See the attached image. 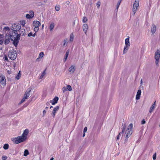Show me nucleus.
Wrapping results in <instances>:
<instances>
[{
	"mask_svg": "<svg viewBox=\"0 0 160 160\" xmlns=\"http://www.w3.org/2000/svg\"><path fill=\"white\" fill-rule=\"evenodd\" d=\"M154 108H154V106H152L150 108V109L149 111V112L150 113H151L153 111Z\"/></svg>",
	"mask_w": 160,
	"mask_h": 160,
	"instance_id": "nucleus-32",
	"label": "nucleus"
},
{
	"mask_svg": "<svg viewBox=\"0 0 160 160\" xmlns=\"http://www.w3.org/2000/svg\"><path fill=\"white\" fill-rule=\"evenodd\" d=\"M121 2V0H120L118 1V3L117 4V6H116V9H117V10H118V9L120 6Z\"/></svg>",
	"mask_w": 160,
	"mask_h": 160,
	"instance_id": "nucleus-30",
	"label": "nucleus"
},
{
	"mask_svg": "<svg viewBox=\"0 0 160 160\" xmlns=\"http://www.w3.org/2000/svg\"><path fill=\"white\" fill-rule=\"evenodd\" d=\"M45 70H44L43 72L41 73V75L40 76L39 79H42L43 77L45 75Z\"/></svg>",
	"mask_w": 160,
	"mask_h": 160,
	"instance_id": "nucleus-24",
	"label": "nucleus"
},
{
	"mask_svg": "<svg viewBox=\"0 0 160 160\" xmlns=\"http://www.w3.org/2000/svg\"><path fill=\"white\" fill-rule=\"evenodd\" d=\"M4 36L3 35L0 34V44H2L4 40Z\"/></svg>",
	"mask_w": 160,
	"mask_h": 160,
	"instance_id": "nucleus-20",
	"label": "nucleus"
},
{
	"mask_svg": "<svg viewBox=\"0 0 160 160\" xmlns=\"http://www.w3.org/2000/svg\"><path fill=\"white\" fill-rule=\"evenodd\" d=\"M62 91H63V92H65L67 90L66 87H63L62 88Z\"/></svg>",
	"mask_w": 160,
	"mask_h": 160,
	"instance_id": "nucleus-41",
	"label": "nucleus"
},
{
	"mask_svg": "<svg viewBox=\"0 0 160 160\" xmlns=\"http://www.w3.org/2000/svg\"><path fill=\"white\" fill-rule=\"evenodd\" d=\"M58 100V98L57 97H56L52 100H50V102L51 103L52 105H54L57 103Z\"/></svg>",
	"mask_w": 160,
	"mask_h": 160,
	"instance_id": "nucleus-13",
	"label": "nucleus"
},
{
	"mask_svg": "<svg viewBox=\"0 0 160 160\" xmlns=\"http://www.w3.org/2000/svg\"><path fill=\"white\" fill-rule=\"evenodd\" d=\"M9 148V145L8 144H5L3 146V148L5 150H7Z\"/></svg>",
	"mask_w": 160,
	"mask_h": 160,
	"instance_id": "nucleus-26",
	"label": "nucleus"
},
{
	"mask_svg": "<svg viewBox=\"0 0 160 160\" xmlns=\"http://www.w3.org/2000/svg\"><path fill=\"white\" fill-rule=\"evenodd\" d=\"M87 127H85L84 128L83 130V132H86L87 131Z\"/></svg>",
	"mask_w": 160,
	"mask_h": 160,
	"instance_id": "nucleus-45",
	"label": "nucleus"
},
{
	"mask_svg": "<svg viewBox=\"0 0 160 160\" xmlns=\"http://www.w3.org/2000/svg\"><path fill=\"white\" fill-rule=\"evenodd\" d=\"M75 71V67L72 65L69 69V71L71 74L73 73Z\"/></svg>",
	"mask_w": 160,
	"mask_h": 160,
	"instance_id": "nucleus-16",
	"label": "nucleus"
},
{
	"mask_svg": "<svg viewBox=\"0 0 160 160\" xmlns=\"http://www.w3.org/2000/svg\"><path fill=\"white\" fill-rule=\"evenodd\" d=\"M68 39L67 38L63 40V46L66 47L67 46Z\"/></svg>",
	"mask_w": 160,
	"mask_h": 160,
	"instance_id": "nucleus-22",
	"label": "nucleus"
},
{
	"mask_svg": "<svg viewBox=\"0 0 160 160\" xmlns=\"http://www.w3.org/2000/svg\"><path fill=\"white\" fill-rule=\"evenodd\" d=\"M3 33L5 34L6 35L5 38L4 42L6 44H8L10 41V40L13 41V37L12 36L15 35L17 34L16 32H13L10 30V28L8 27H5L2 30Z\"/></svg>",
	"mask_w": 160,
	"mask_h": 160,
	"instance_id": "nucleus-1",
	"label": "nucleus"
},
{
	"mask_svg": "<svg viewBox=\"0 0 160 160\" xmlns=\"http://www.w3.org/2000/svg\"><path fill=\"white\" fill-rule=\"evenodd\" d=\"M48 107H46L45 108V109H48Z\"/></svg>",
	"mask_w": 160,
	"mask_h": 160,
	"instance_id": "nucleus-55",
	"label": "nucleus"
},
{
	"mask_svg": "<svg viewBox=\"0 0 160 160\" xmlns=\"http://www.w3.org/2000/svg\"><path fill=\"white\" fill-rule=\"evenodd\" d=\"M17 56V52L13 50H11L8 53V56L11 60H13L16 58Z\"/></svg>",
	"mask_w": 160,
	"mask_h": 160,
	"instance_id": "nucleus-4",
	"label": "nucleus"
},
{
	"mask_svg": "<svg viewBox=\"0 0 160 160\" xmlns=\"http://www.w3.org/2000/svg\"><path fill=\"white\" fill-rule=\"evenodd\" d=\"M21 25L22 26H24L26 24V22L25 21L23 20L21 22Z\"/></svg>",
	"mask_w": 160,
	"mask_h": 160,
	"instance_id": "nucleus-38",
	"label": "nucleus"
},
{
	"mask_svg": "<svg viewBox=\"0 0 160 160\" xmlns=\"http://www.w3.org/2000/svg\"><path fill=\"white\" fill-rule=\"evenodd\" d=\"M141 91L140 90H138L136 96V99L137 100H138L140 98V95L141 94Z\"/></svg>",
	"mask_w": 160,
	"mask_h": 160,
	"instance_id": "nucleus-17",
	"label": "nucleus"
},
{
	"mask_svg": "<svg viewBox=\"0 0 160 160\" xmlns=\"http://www.w3.org/2000/svg\"><path fill=\"white\" fill-rule=\"evenodd\" d=\"M36 32H35V33L34 34H33V35H32V36L33 37H34L36 36Z\"/></svg>",
	"mask_w": 160,
	"mask_h": 160,
	"instance_id": "nucleus-49",
	"label": "nucleus"
},
{
	"mask_svg": "<svg viewBox=\"0 0 160 160\" xmlns=\"http://www.w3.org/2000/svg\"><path fill=\"white\" fill-rule=\"evenodd\" d=\"M129 39V38H127L125 40V45L124 47L123 50V53L126 52L127 51L128 49V47L130 46Z\"/></svg>",
	"mask_w": 160,
	"mask_h": 160,
	"instance_id": "nucleus-8",
	"label": "nucleus"
},
{
	"mask_svg": "<svg viewBox=\"0 0 160 160\" xmlns=\"http://www.w3.org/2000/svg\"><path fill=\"white\" fill-rule=\"evenodd\" d=\"M44 55V53L42 52H41L39 54V57L40 58H42Z\"/></svg>",
	"mask_w": 160,
	"mask_h": 160,
	"instance_id": "nucleus-36",
	"label": "nucleus"
},
{
	"mask_svg": "<svg viewBox=\"0 0 160 160\" xmlns=\"http://www.w3.org/2000/svg\"><path fill=\"white\" fill-rule=\"evenodd\" d=\"M30 15H31V18H33L34 16V12L33 11H30L29 12Z\"/></svg>",
	"mask_w": 160,
	"mask_h": 160,
	"instance_id": "nucleus-31",
	"label": "nucleus"
},
{
	"mask_svg": "<svg viewBox=\"0 0 160 160\" xmlns=\"http://www.w3.org/2000/svg\"><path fill=\"white\" fill-rule=\"evenodd\" d=\"M21 73H20V71H19L18 72V75H17V76H16V78L17 79H19L21 77Z\"/></svg>",
	"mask_w": 160,
	"mask_h": 160,
	"instance_id": "nucleus-28",
	"label": "nucleus"
},
{
	"mask_svg": "<svg viewBox=\"0 0 160 160\" xmlns=\"http://www.w3.org/2000/svg\"><path fill=\"white\" fill-rule=\"evenodd\" d=\"M2 160H6V159L7 158V157L6 156H2Z\"/></svg>",
	"mask_w": 160,
	"mask_h": 160,
	"instance_id": "nucleus-40",
	"label": "nucleus"
},
{
	"mask_svg": "<svg viewBox=\"0 0 160 160\" xmlns=\"http://www.w3.org/2000/svg\"><path fill=\"white\" fill-rule=\"evenodd\" d=\"M156 102L155 101L153 104L152 105V106H154V108H155V107H156Z\"/></svg>",
	"mask_w": 160,
	"mask_h": 160,
	"instance_id": "nucleus-48",
	"label": "nucleus"
},
{
	"mask_svg": "<svg viewBox=\"0 0 160 160\" xmlns=\"http://www.w3.org/2000/svg\"><path fill=\"white\" fill-rule=\"evenodd\" d=\"M146 122V121H145V120L144 119H143L141 121V124H145Z\"/></svg>",
	"mask_w": 160,
	"mask_h": 160,
	"instance_id": "nucleus-43",
	"label": "nucleus"
},
{
	"mask_svg": "<svg viewBox=\"0 0 160 160\" xmlns=\"http://www.w3.org/2000/svg\"><path fill=\"white\" fill-rule=\"evenodd\" d=\"M66 88H67V90L70 91H71L72 90V87H71V86H70L69 85H68L67 86Z\"/></svg>",
	"mask_w": 160,
	"mask_h": 160,
	"instance_id": "nucleus-29",
	"label": "nucleus"
},
{
	"mask_svg": "<svg viewBox=\"0 0 160 160\" xmlns=\"http://www.w3.org/2000/svg\"><path fill=\"white\" fill-rule=\"evenodd\" d=\"M21 27L20 25H18L14 24L12 25V31L13 32H16L17 33V31L19 30L21 28Z\"/></svg>",
	"mask_w": 160,
	"mask_h": 160,
	"instance_id": "nucleus-10",
	"label": "nucleus"
},
{
	"mask_svg": "<svg viewBox=\"0 0 160 160\" xmlns=\"http://www.w3.org/2000/svg\"><path fill=\"white\" fill-rule=\"evenodd\" d=\"M100 4H101V2H100L98 1L97 2V3L96 4V5L98 8H99Z\"/></svg>",
	"mask_w": 160,
	"mask_h": 160,
	"instance_id": "nucleus-37",
	"label": "nucleus"
},
{
	"mask_svg": "<svg viewBox=\"0 0 160 160\" xmlns=\"http://www.w3.org/2000/svg\"><path fill=\"white\" fill-rule=\"evenodd\" d=\"M48 104H49V103H47V105H48Z\"/></svg>",
	"mask_w": 160,
	"mask_h": 160,
	"instance_id": "nucleus-56",
	"label": "nucleus"
},
{
	"mask_svg": "<svg viewBox=\"0 0 160 160\" xmlns=\"http://www.w3.org/2000/svg\"><path fill=\"white\" fill-rule=\"evenodd\" d=\"M139 5V1L138 0H136L133 4L132 8V13L134 15L137 10Z\"/></svg>",
	"mask_w": 160,
	"mask_h": 160,
	"instance_id": "nucleus-9",
	"label": "nucleus"
},
{
	"mask_svg": "<svg viewBox=\"0 0 160 160\" xmlns=\"http://www.w3.org/2000/svg\"><path fill=\"white\" fill-rule=\"evenodd\" d=\"M142 79L141 80V84L142 85Z\"/></svg>",
	"mask_w": 160,
	"mask_h": 160,
	"instance_id": "nucleus-52",
	"label": "nucleus"
},
{
	"mask_svg": "<svg viewBox=\"0 0 160 160\" xmlns=\"http://www.w3.org/2000/svg\"><path fill=\"white\" fill-rule=\"evenodd\" d=\"M55 10L56 11H58L60 10V7L59 5L56 6L55 7Z\"/></svg>",
	"mask_w": 160,
	"mask_h": 160,
	"instance_id": "nucleus-34",
	"label": "nucleus"
},
{
	"mask_svg": "<svg viewBox=\"0 0 160 160\" xmlns=\"http://www.w3.org/2000/svg\"><path fill=\"white\" fill-rule=\"evenodd\" d=\"M27 99L25 98H24V97L22 98V100H21V103H23V102H24L25 100H26V99Z\"/></svg>",
	"mask_w": 160,
	"mask_h": 160,
	"instance_id": "nucleus-39",
	"label": "nucleus"
},
{
	"mask_svg": "<svg viewBox=\"0 0 160 160\" xmlns=\"http://www.w3.org/2000/svg\"><path fill=\"white\" fill-rule=\"evenodd\" d=\"M159 126L160 127V124L159 125Z\"/></svg>",
	"mask_w": 160,
	"mask_h": 160,
	"instance_id": "nucleus-57",
	"label": "nucleus"
},
{
	"mask_svg": "<svg viewBox=\"0 0 160 160\" xmlns=\"http://www.w3.org/2000/svg\"><path fill=\"white\" fill-rule=\"evenodd\" d=\"M44 27V24H42V29Z\"/></svg>",
	"mask_w": 160,
	"mask_h": 160,
	"instance_id": "nucleus-51",
	"label": "nucleus"
},
{
	"mask_svg": "<svg viewBox=\"0 0 160 160\" xmlns=\"http://www.w3.org/2000/svg\"><path fill=\"white\" fill-rule=\"evenodd\" d=\"M29 154V152L28 150L27 149H26L24 152V156H26L28 155Z\"/></svg>",
	"mask_w": 160,
	"mask_h": 160,
	"instance_id": "nucleus-27",
	"label": "nucleus"
},
{
	"mask_svg": "<svg viewBox=\"0 0 160 160\" xmlns=\"http://www.w3.org/2000/svg\"><path fill=\"white\" fill-rule=\"evenodd\" d=\"M88 25L86 24H84L82 26L83 30L86 34L88 29Z\"/></svg>",
	"mask_w": 160,
	"mask_h": 160,
	"instance_id": "nucleus-14",
	"label": "nucleus"
},
{
	"mask_svg": "<svg viewBox=\"0 0 160 160\" xmlns=\"http://www.w3.org/2000/svg\"><path fill=\"white\" fill-rule=\"evenodd\" d=\"M124 125L125 126V128L124 131L125 134H126V138H128L132 133V128L133 127V124L132 123H130L128 126L127 129H126V125L125 124H124L123 126Z\"/></svg>",
	"mask_w": 160,
	"mask_h": 160,
	"instance_id": "nucleus-3",
	"label": "nucleus"
},
{
	"mask_svg": "<svg viewBox=\"0 0 160 160\" xmlns=\"http://www.w3.org/2000/svg\"><path fill=\"white\" fill-rule=\"evenodd\" d=\"M0 82L2 85H5L6 84V79L5 76L3 75H0Z\"/></svg>",
	"mask_w": 160,
	"mask_h": 160,
	"instance_id": "nucleus-11",
	"label": "nucleus"
},
{
	"mask_svg": "<svg viewBox=\"0 0 160 160\" xmlns=\"http://www.w3.org/2000/svg\"><path fill=\"white\" fill-rule=\"evenodd\" d=\"M59 108V106H56V107L54 108L52 112L51 113L53 117V118L54 117L55 114L57 112Z\"/></svg>",
	"mask_w": 160,
	"mask_h": 160,
	"instance_id": "nucleus-12",
	"label": "nucleus"
},
{
	"mask_svg": "<svg viewBox=\"0 0 160 160\" xmlns=\"http://www.w3.org/2000/svg\"><path fill=\"white\" fill-rule=\"evenodd\" d=\"M46 111L45 110H44L43 111V115L42 116V117H44L45 115L46 114Z\"/></svg>",
	"mask_w": 160,
	"mask_h": 160,
	"instance_id": "nucleus-44",
	"label": "nucleus"
},
{
	"mask_svg": "<svg viewBox=\"0 0 160 160\" xmlns=\"http://www.w3.org/2000/svg\"><path fill=\"white\" fill-rule=\"evenodd\" d=\"M125 125H124L123 127L122 132H120L119 134V135L117 136V140H118L119 139V136H120L121 134H122V136L123 135V134L124 133V131H125Z\"/></svg>",
	"mask_w": 160,
	"mask_h": 160,
	"instance_id": "nucleus-15",
	"label": "nucleus"
},
{
	"mask_svg": "<svg viewBox=\"0 0 160 160\" xmlns=\"http://www.w3.org/2000/svg\"><path fill=\"white\" fill-rule=\"evenodd\" d=\"M50 160H53V158H52L50 159Z\"/></svg>",
	"mask_w": 160,
	"mask_h": 160,
	"instance_id": "nucleus-53",
	"label": "nucleus"
},
{
	"mask_svg": "<svg viewBox=\"0 0 160 160\" xmlns=\"http://www.w3.org/2000/svg\"><path fill=\"white\" fill-rule=\"evenodd\" d=\"M31 91V90L29 89L26 92L24 95V97L25 98L27 99L28 98V97L30 96V92Z\"/></svg>",
	"mask_w": 160,
	"mask_h": 160,
	"instance_id": "nucleus-18",
	"label": "nucleus"
},
{
	"mask_svg": "<svg viewBox=\"0 0 160 160\" xmlns=\"http://www.w3.org/2000/svg\"><path fill=\"white\" fill-rule=\"evenodd\" d=\"M74 38V35L73 33H72L70 34L69 40L71 42H72L73 41Z\"/></svg>",
	"mask_w": 160,
	"mask_h": 160,
	"instance_id": "nucleus-25",
	"label": "nucleus"
},
{
	"mask_svg": "<svg viewBox=\"0 0 160 160\" xmlns=\"http://www.w3.org/2000/svg\"><path fill=\"white\" fill-rule=\"evenodd\" d=\"M31 15L28 14H27L26 16V18L28 19H30V18H31Z\"/></svg>",
	"mask_w": 160,
	"mask_h": 160,
	"instance_id": "nucleus-35",
	"label": "nucleus"
},
{
	"mask_svg": "<svg viewBox=\"0 0 160 160\" xmlns=\"http://www.w3.org/2000/svg\"><path fill=\"white\" fill-rule=\"evenodd\" d=\"M55 26L54 24L53 23H51L49 26V29H50V31H52L53 30Z\"/></svg>",
	"mask_w": 160,
	"mask_h": 160,
	"instance_id": "nucleus-21",
	"label": "nucleus"
},
{
	"mask_svg": "<svg viewBox=\"0 0 160 160\" xmlns=\"http://www.w3.org/2000/svg\"><path fill=\"white\" fill-rule=\"evenodd\" d=\"M12 36H13V40L12 41H13V44L15 47H17L18 43L21 36V34H17L16 36H13L12 35Z\"/></svg>",
	"mask_w": 160,
	"mask_h": 160,
	"instance_id": "nucleus-5",
	"label": "nucleus"
},
{
	"mask_svg": "<svg viewBox=\"0 0 160 160\" xmlns=\"http://www.w3.org/2000/svg\"><path fill=\"white\" fill-rule=\"evenodd\" d=\"M85 132H83V135H82V137H84L85 135Z\"/></svg>",
	"mask_w": 160,
	"mask_h": 160,
	"instance_id": "nucleus-50",
	"label": "nucleus"
},
{
	"mask_svg": "<svg viewBox=\"0 0 160 160\" xmlns=\"http://www.w3.org/2000/svg\"><path fill=\"white\" fill-rule=\"evenodd\" d=\"M69 54V51H67L65 54V57L64 58V62H65L66 61L67 58Z\"/></svg>",
	"mask_w": 160,
	"mask_h": 160,
	"instance_id": "nucleus-23",
	"label": "nucleus"
},
{
	"mask_svg": "<svg viewBox=\"0 0 160 160\" xmlns=\"http://www.w3.org/2000/svg\"><path fill=\"white\" fill-rule=\"evenodd\" d=\"M32 33L31 32H29L28 34V37H31V36H32Z\"/></svg>",
	"mask_w": 160,
	"mask_h": 160,
	"instance_id": "nucleus-42",
	"label": "nucleus"
},
{
	"mask_svg": "<svg viewBox=\"0 0 160 160\" xmlns=\"http://www.w3.org/2000/svg\"><path fill=\"white\" fill-rule=\"evenodd\" d=\"M88 19L86 17H84L83 18L82 22L83 23H85L87 21Z\"/></svg>",
	"mask_w": 160,
	"mask_h": 160,
	"instance_id": "nucleus-33",
	"label": "nucleus"
},
{
	"mask_svg": "<svg viewBox=\"0 0 160 160\" xmlns=\"http://www.w3.org/2000/svg\"><path fill=\"white\" fill-rule=\"evenodd\" d=\"M4 58H5V59L6 60V61H8V58L7 57L6 55H5L4 56Z\"/></svg>",
	"mask_w": 160,
	"mask_h": 160,
	"instance_id": "nucleus-46",
	"label": "nucleus"
},
{
	"mask_svg": "<svg viewBox=\"0 0 160 160\" xmlns=\"http://www.w3.org/2000/svg\"><path fill=\"white\" fill-rule=\"evenodd\" d=\"M160 57V51L157 50L155 53L154 58L155 60V62L157 66H158L159 60Z\"/></svg>",
	"mask_w": 160,
	"mask_h": 160,
	"instance_id": "nucleus-7",
	"label": "nucleus"
},
{
	"mask_svg": "<svg viewBox=\"0 0 160 160\" xmlns=\"http://www.w3.org/2000/svg\"><path fill=\"white\" fill-rule=\"evenodd\" d=\"M156 155H154L153 156V160H155L156 159Z\"/></svg>",
	"mask_w": 160,
	"mask_h": 160,
	"instance_id": "nucleus-47",
	"label": "nucleus"
},
{
	"mask_svg": "<svg viewBox=\"0 0 160 160\" xmlns=\"http://www.w3.org/2000/svg\"><path fill=\"white\" fill-rule=\"evenodd\" d=\"M32 24L34 27V31L35 32H38L39 30V27L41 25V23L38 21H34L32 23Z\"/></svg>",
	"mask_w": 160,
	"mask_h": 160,
	"instance_id": "nucleus-6",
	"label": "nucleus"
},
{
	"mask_svg": "<svg viewBox=\"0 0 160 160\" xmlns=\"http://www.w3.org/2000/svg\"><path fill=\"white\" fill-rule=\"evenodd\" d=\"M156 27L154 25H152L151 28V31L152 34H154L156 32Z\"/></svg>",
	"mask_w": 160,
	"mask_h": 160,
	"instance_id": "nucleus-19",
	"label": "nucleus"
},
{
	"mask_svg": "<svg viewBox=\"0 0 160 160\" xmlns=\"http://www.w3.org/2000/svg\"><path fill=\"white\" fill-rule=\"evenodd\" d=\"M28 133V130L26 129L24 131L21 136L13 138L12 139V140L16 144L24 142L26 140Z\"/></svg>",
	"mask_w": 160,
	"mask_h": 160,
	"instance_id": "nucleus-2",
	"label": "nucleus"
},
{
	"mask_svg": "<svg viewBox=\"0 0 160 160\" xmlns=\"http://www.w3.org/2000/svg\"><path fill=\"white\" fill-rule=\"evenodd\" d=\"M53 108V107H52V106H51V107H50V109H51V108Z\"/></svg>",
	"mask_w": 160,
	"mask_h": 160,
	"instance_id": "nucleus-54",
	"label": "nucleus"
}]
</instances>
